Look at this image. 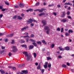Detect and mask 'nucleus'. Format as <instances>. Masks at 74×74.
Returning <instances> with one entry per match:
<instances>
[{
    "mask_svg": "<svg viewBox=\"0 0 74 74\" xmlns=\"http://www.w3.org/2000/svg\"><path fill=\"white\" fill-rule=\"evenodd\" d=\"M23 53L25 55V56L27 57V59L26 60L27 61H29L30 60V58H32V55H28V53L26 51H24L23 52Z\"/></svg>",
    "mask_w": 74,
    "mask_h": 74,
    "instance_id": "obj_1",
    "label": "nucleus"
},
{
    "mask_svg": "<svg viewBox=\"0 0 74 74\" xmlns=\"http://www.w3.org/2000/svg\"><path fill=\"white\" fill-rule=\"evenodd\" d=\"M30 41H31L32 42H33L32 43V44L34 46V47H37V44L36 43V41L34 40H33L32 39H30Z\"/></svg>",
    "mask_w": 74,
    "mask_h": 74,
    "instance_id": "obj_2",
    "label": "nucleus"
},
{
    "mask_svg": "<svg viewBox=\"0 0 74 74\" xmlns=\"http://www.w3.org/2000/svg\"><path fill=\"white\" fill-rule=\"evenodd\" d=\"M42 23L43 24V26H45L46 25H47V21L45 20H43L42 21Z\"/></svg>",
    "mask_w": 74,
    "mask_h": 74,
    "instance_id": "obj_3",
    "label": "nucleus"
},
{
    "mask_svg": "<svg viewBox=\"0 0 74 74\" xmlns=\"http://www.w3.org/2000/svg\"><path fill=\"white\" fill-rule=\"evenodd\" d=\"M44 29L45 30H50V29L49 27L48 26H46L44 27Z\"/></svg>",
    "mask_w": 74,
    "mask_h": 74,
    "instance_id": "obj_4",
    "label": "nucleus"
},
{
    "mask_svg": "<svg viewBox=\"0 0 74 74\" xmlns=\"http://www.w3.org/2000/svg\"><path fill=\"white\" fill-rule=\"evenodd\" d=\"M28 28L29 27H28V26L25 27H24L22 28L21 29V31H23L24 30H26L27 29H28Z\"/></svg>",
    "mask_w": 74,
    "mask_h": 74,
    "instance_id": "obj_5",
    "label": "nucleus"
},
{
    "mask_svg": "<svg viewBox=\"0 0 74 74\" xmlns=\"http://www.w3.org/2000/svg\"><path fill=\"white\" fill-rule=\"evenodd\" d=\"M62 15L61 16V18H64V16H65V15H66L65 13L64 12H62Z\"/></svg>",
    "mask_w": 74,
    "mask_h": 74,
    "instance_id": "obj_6",
    "label": "nucleus"
},
{
    "mask_svg": "<svg viewBox=\"0 0 74 74\" xmlns=\"http://www.w3.org/2000/svg\"><path fill=\"white\" fill-rule=\"evenodd\" d=\"M27 23H32V19H29V21H27Z\"/></svg>",
    "mask_w": 74,
    "mask_h": 74,
    "instance_id": "obj_7",
    "label": "nucleus"
},
{
    "mask_svg": "<svg viewBox=\"0 0 74 74\" xmlns=\"http://www.w3.org/2000/svg\"><path fill=\"white\" fill-rule=\"evenodd\" d=\"M64 49H65L66 51H69L70 50V47L66 46L64 47Z\"/></svg>",
    "mask_w": 74,
    "mask_h": 74,
    "instance_id": "obj_8",
    "label": "nucleus"
},
{
    "mask_svg": "<svg viewBox=\"0 0 74 74\" xmlns=\"http://www.w3.org/2000/svg\"><path fill=\"white\" fill-rule=\"evenodd\" d=\"M14 36V34H12L9 35H7L6 36L7 37H12Z\"/></svg>",
    "mask_w": 74,
    "mask_h": 74,
    "instance_id": "obj_9",
    "label": "nucleus"
},
{
    "mask_svg": "<svg viewBox=\"0 0 74 74\" xmlns=\"http://www.w3.org/2000/svg\"><path fill=\"white\" fill-rule=\"evenodd\" d=\"M19 5L21 8H23V7H24V6L25 5L23 4L22 3H20Z\"/></svg>",
    "mask_w": 74,
    "mask_h": 74,
    "instance_id": "obj_10",
    "label": "nucleus"
},
{
    "mask_svg": "<svg viewBox=\"0 0 74 74\" xmlns=\"http://www.w3.org/2000/svg\"><path fill=\"white\" fill-rule=\"evenodd\" d=\"M62 46L61 47H58V48L60 49V51H64L65 49H63L62 48Z\"/></svg>",
    "mask_w": 74,
    "mask_h": 74,
    "instance_id": "obj_11",
    "label": "nucleus"
},
{
    "mask_svg": "<svg viewBox=\"0 0 74 74\" xmlns=\"http://www.w3.org/2000/svg\"><path fill=\"white\" fill-rule=\"evenodd\" d=\"M0 71L1 74H5V73L4 71L2 69H0Z\"/></svg>",
    "mask_w": 74,
    "mask_h": 74,
    "instance_id": "obj_12",
    "label": "nucleus"
},
{
    "mask_svg": "<svg viewBox=\"0 0 74 74\" xmlns=\"http://www.w3.org/2000/svg\"><path fill=\"white\" fill-rule=\"evenodd\" d=\"M25 65L24 64H20L18 65V67H19V68H21V67H22L23 66H24Z\"/></svg>",
    "mask_w": 74,
    "mask_h": 74,
    "instance_id": "obj_13",
    "label": "nucleus"
},
{
    "mask_svg": "<svg viewBox=\"0 0 74 74\" xmlns=\"http://www.w3.org/2000/svg\"><path fill=\"white\" fill-rule=\"evenodd\" d=\"M22 71V73H25V74H27L28 73V71H27L23 70Z\"/></svg>",
    "mask_w": 74,
    "mask_h": 74,
    "instance_id": "obj_14",
    "label": "nucleus"
},
{
    "mask_svg": "<svg viewBox=\"0 0 74 74\" xmlns=\"http://www.w3.org/2000/svg\"><path fill=\"white\" fill-rule=\"evenodd\" d=\"M33 11V9L29 8L28 10H27L26 11L28 12L29 11Z\"/></svg>",
    "mask_w": 74,
    "mask_h": 74,
    "instance_id": "obj_15",
    "label": "nucleus"
},
{
    "mask_svg": "<svg viewBox=\"0 0 74 74\" xmlns=\"http://www.w3.org/2000/svg\"><path fill=\"white\" fill-rule=\"evenodd\" d=\"M34 48V46L33 45H30L29 47V49H32Z\"/></svg>",
    "mask_w": 74,
    "mask_h": 74,
    "instance_id": "obj_16",
    "label": "nucleus"
},
{
    "mask_svg": "<svg viewBox=\"0 0 74 74\" xmlns=\"http://www.w3.org/2000/svg\"><path fill=\"white\" fill-rule=\"evenodd\" d=\"M45 10V9L44 8H42L41 10L38 9V11L40 12H42L43 11V10Z\"/></svg>",
    "mask_w": 74,
    "mask_h": 74,
    "instance_id": "obj_17",
    "label": "nucleus"
},
{
    "mask_svg": "<svg viewBox=\"0 0 74 74\" xmlns=\"http://www.w3.org/2000/svg\"><path fill=\"white\" fill-rule=\"evenodd\" d=\"M17 19L22 20V17H21L20 16H18L17 17Z\"/></svg>",
    "mask_w": 74,
    "mask_h": 74,
    "instance_id": "obj_18",
    "label": "nucleus"
},
{
    "mask_svg": "<svg viewBox=\"0 0 74 74\" xmlns=\"http://www.w3.org/2000/svg\"><path fill=\"white\" fill-rule=\"evenodd\" d=\"M41 68V66L40 65V63L39 64L37 68V69L38 70H39V69H40Z\"/></svg>",
    "mask_w": 74,
    "mask_h": 74,
    "instance_id": "obj_19",
    "label": "nucleus"
},
{
    "mask_svg": "<svg viewBox=\"0 0 74 74\" xmlns=\"http://www.w3.org/2000/svg\"><path fill=\"white\" fill-rule=\"evenodd\" d=\"M61 21L63 22H66L67 21V19H63Z\"/></svg>",
    "mask_w": 74,
    "mask_h": 74,
    "instance_id": "obj_20",
    "label": "nucleus"
},
{
    "mask_svg": "<svg viewBox=\"0 0 74 74\" xmlns=\"http://www.w3.org/2000/svg\"><path fill=\"white\" fill-rule=\"evenodd\" d=\"M21 46L22 47H24L25 48H27V46L26 45H22Z\"/></svg>",
    "mask_w": 74,
    "mask_h": 74,
    "instance_id": "obj_21",
    "label": "nucleus"
},
{
    "mask_svg": "<svg viewBox=\"0 0 74 74\" xmlns=\"http://www.w3.org/2000/svg\"><path fill=\"white\" fill-rule=\"evenodd\" d=\"M68 32L69 33H73V31L71 29H69Z\"/></svg>",
    "mask_w": 74,
    "mask_h": 74,
    "instance_id": "obj_22",
    "label": "nucleus"
},
{
    "mask_svg": "<svg viewBox=\"0 0 74 74\" xmlns=\"http://www.w3.org/2000/svg\"><path fill=\"white\" fill-rule=\"evenodd\" d=\"M21 42L22 43H25V40H24L22 39L21 40Z\"/></svg>",
    "mask_w": 74,
    "mask_h": 74,
    "instance_id": "obj_23",
    "label": "nucleus"
},
{
    "mask_svg": "<svg viewBox=\"0 0 74 74\" xmlns=\"http://www.w3.org/2000/svg\"><path fill=\"white\" fill-rule=\"evenodd\" d=\"M62 67H64V68H66V67H67L66 65L64 64H62Z\"/></svg>",
    "mask_w": 74,
    "mask_h": 74,
    "instance_id": "obj_24",
    "label": "nucleus"
},
{
    "mask_svg": "<svg viewBox=\"0 0 74 74\" xmlns=\"http://www.w3.org/2000/svg\"><path fill=\"white\" fill-rule=\"evenodd\" d=\"M42 43L45 44H47V42H45V41L44 40H43L42 41Z\"/></svg>",
    "mask_w": 74,
    "mask_h": 74,
    "instance_id": "obj_25",
    "label": "nucleus"
},
{
    "mask_svg": "<svg viewBox=\"0 0 74 74\" xmlns=\"http://www.w3.org/2000/svg\"><path fill=\"white\" fill-rule=\"evenodd\" d=\"M17 16L15 15L14 16L12 17V19H16V18H17Z\"/></svg>",
    "mask_w": 74,
    "mask_h": 74,
    "instance_id": "obj_26",
    "label": "nucleus"
},
{
    "mask_svg": "<svg viewBox=\"0 0 74 74\" xmlns=\"http://www.w3.org/2000/svg\"><path fill=\"white\" fill-rule=\"evenodd\" d=\"M33 54H34V58H36V56H37V54H36V53H33Z\"/></svg>",
    "mask_w": 74,
    "mask_h": 74,
    "instance_id": "obj_27",
    "label": "nucleus"
},
{
    "mask_svg": "<svg viewBox=\"0 0 74 74\" xmlns=\"http://www.w3.org/2000/svg\"><path fill=\"white\" fill-rule=\"evenodd\" d=\"M37 43L38 44H40V45H41V42H40V41L37 42Z\"/></svg>",
    "mask_w": 74,
    "mask_h": 74,
    "instance_id": "obj_28",
    "label": "nucleus"
},
{
    "mask_svg": "<svg viewBox=\"0 0 74 74\" xmlns=\"http://www.w3.org/2000/svg\"><path fill=\"white\" fill-rule=\"evenodd\" d=\"M40 71H41V73H44V71H45V69H42V70L41 69H40Z\"/></svg>",
    "mask_w": 74,
    "mask_h": 74,
    "instance_id": "obj_29",
    "label": "nucleus"
},
{
    "mask_svg": "<svg viewBox=\"0 0 74 74\" xmlns=\"http://www.w3.org/2000/svg\"><path fill=\"white\" fill-rule=\"evenodd\" d=\"M65 35L66 36H70V34L67 33H65Z\"/></svg>",
    "mask_w": 74,
    "mask_h": 74,
    "instance_id": "obj_30",
    "label": "nucleus"
},
{
    "mask_svg": "<svg viewBox=\"0 0 74 74\" xmlns=\"http://www.w3.org/2000/svg\"><path fill=\"white\" fill-rule=\"evenodd\" d=\"M70 5V2H68V3H65L64 4V5Z\"/></svg>",
    "mask_w": 74,
    "mask_h": 74,
    "instance_id": "obj_31",
    "label": "nucleus"
},
{
    "mask_svg": "<svg viewBox=\"0 0 74 74\" xmlns=\"http://www.w3.org/2000/svg\"><path fill=\"white\" fill-rule=\"evenodd\" d=\"M30 36L31 37L33 38L34 37V35L33 34H32Z\"/></svg>",
    "mask_w": 74,
    "mask_h": 74,
    "instance_id": "obj_32",
    "label": "nucleus"
},
{
    "mask_svg": "<svg viewBox=\"0 0 74 74\" xmlns=\"http://www.w3.org/2000/svg\"><path fill=\"white\" fill-rule=\"evenodd\" d=\"M23 38H26V37H28V38H30V37L28 35L25 36H23Z\"/></svg>",
    "mask_w": 74,
    "mask_h": 74,
    "instance_id": "obj_33",
    "label": "nucleus"
},
{
    "mask_svg": "<svg viewBox=\"0 0 74 74\" xmlns=\"http://www.w3.org/2000/svg\"><path fill=\"white\" fill-rule=\"evenodd\" d=\"M16 51H17V49L15 48L13 50V51L14 52H16Z\"/></svg>",
    "mask_w": 74,
    "mask_h": 74,
    "instance_id": "obj_34",
    "label": "nucleus"
},
{
    "mask_svg": "<svg viewBox=\"0 0 74 74\" xmlns=\"http://www.w3.org/2000/svg\"><path fill=\"white\" fill-rule=\"evenodd\" d=\"M50 30H47L46 31V33L47 34H49V32Z\"/></svg>",
    "mask_w": 74,
    "mask_h": 74,
    "instance_id": "obj_35",
    "label": "nucleus"
},
{
    "mask_svg": "<svg viewBox=\"0 0 74 74\" xmlns=\"http://www.w3.org/2000/svg\"><path fill=\"white\" fill-rule=\"evenodd\" d=\"M15 48H16V47H15V46H12L11 47V48L12 49H15Z\"/></svg>",
    "mask_w": 74,
    "mask_h": 74,
    "instance_id": "obj_36",
    "label": "nucleus"
},
{
    "mask_svg": "<svg viewBox=\"0 0 74 74\" xmlns=\"http://www.w3.org/2000/svg\"><path fill=\"white\" fill-rule=\"evenodd\" d=\"M3 35H4V33H0V37L2 36H3Z\"/></svg>",
    "mask_w": 74,
    "mask_h": 74,
    "instance_id": "obj_37",
    "label": "nucleus"
},
{
    "mask_svg": "<svg viewBox=\"0 0 74 74\" xmlns=\"http://www.w3.org/2000/svg\"><path fill=\"white\" fill-rule=\"evenodd\" d=\"M47 59L48 60H51V59H52V58H50V57H47Z\"/></svg>",
    "mask_w": 74,
    "mask_h": 74,
    "instance_id": "obj_38",
    "label": "nucleus"
},
{
    "mask_svg": "<svg viewBox=\"0 0 74 74\" xmlns=\"http://www.w3.org/2000/svg\"><path fill=\"white\" fill-rule=\"evenodd\" d=\"M55 47V45L54 44H52L51 45V48H53V47Z\"/></svg>",
    "mask_w": 74,
    "mask_h": 74,
    "instance_id": "obj_39",
    "label": "nucleus"
},
{
    "mask_svg": "<svg viewBox=\"0 0 74 74\" xmlns=\"http://www.w3.org/2000/svg\"><path fill=\"white\" fill-rule=\"evenodd\" d=\"M12 69H13V70H16V67L14 66H13L12 68Z\"/></svg>",
    "mask_w": 74,
    "mask_h": 74,
    "instance_id": "obj_40",
    "label": "nucleus"
},
{
    "mask_svg": "<svg viewBox=\"0 0 74 74\" xmlns=\"http://www.w3.org/2000/svg\"><path fill=\"white\" fill-rule=\"evenodd\" d=\"M57 30L59 32H60V28H59V27H58L57 29Z\"/></svg>",
    "mask_w": 74,
    "mask_h": 74,
    "instance_id": "obj_41",
    "label": "nucleus"
},
{
    "mask_svg": "<svg viewBox=\"0 0 74 74\" xmlns=\"http://www.w3.org/2000/svg\"><path fill=\"white\" fill-rule=\"evenodd\" d=\"M67 17L68 19H72L71 17L70 16H67Z\"/></svg>",
    "mask_w": 74,
    "mask_h": 74,
    "instance_id": "obj_42",
    "label": "nucleus"
},
{
    "mask_svg": "<svg viewBox=\"0 0 74 74\" xmlns=\"http://www.w3.org/2000/svg\"><path fill=\"white\" fill-rule=\"evenodd\" d=\"M5 4H6V5H9V3L7 2H5Z\"/></svg>",
    "mask_w": 74,
    "mask_h": 74,
    "instance_id": "obj_43",
    "label": "nucleus"
},
{
    "mask_svg": "<svg viewBox=\"0 0 74 74\" xmlns=\"http://www.w3.org/2000/svg\"><path fill=\"white\" fill-rule=\"evenodd\" d=\"M39 4H40V3L39 2H37L36 3V4L35 5L36 6H37V5H39Z\"/></svg>",
    "mask_w": 74,
    "mask_h": 74,
    "instance_id": "obj_44",
    "label": "nucleus"
},
{
    "mask_svg": "<svg viewBox=\"0 0 74 74\" xmlns=\"http://www.w3.org/2000/svg\"><path fill=\"white\" fill-rule=\"evenodd\" d=\"M5 47L3 46H1V49H5Z\"/></svg>",
    "mask_w": 74,
    "mask_h": 74,
    "instance_id": "obj_45",
    "label": "nucleus"
},
{
    "mask_svg": "<svg viewBox=\"0 0 74 74\" xmlns=\"http://www.w3.org/2000/svg\"><path fill=\"white\" fill-rule=\"evenodd\" d=\"M48 67L49 68H50V67H51V64H48Z\"/></svg>",
    "mask_w": 74,
    "mask_h": 74,
    "instance_id": "obj_46",
    "label": "nucleus"
},
{
    "mask_svg": "<svg viewBox=\"0 0 74 74\" xmlns=\"http://www.w3.org/2000/svg\"><path fill=\"white\" fill-rule=\"evenodd\" d=\"M12 44H14V40H12V42H11Z\"/></svg>",
    "mask_w": 74,
    "mask_h": 74,
    "instance_id": "obj_47",
    "label": "nucleus"
},
{
    "mask_svg": "<svg viewBox=\"0 0 74 74\" xmlns=\"http://www.w3.org/2000/svg\"><path fill=\"white\" fill-rule=\"evenodd\" d=\"M53 5H54L53 4H52L51 5L50 4L48 5V7H51V6H53Z\"/></svg>",
    "mask_w": 74,
    "mask_h": 74,
    "instance_id": "obj_48",
    "label": "nucleus"
},
{
    "mask_svg": "<svg viewBox=\"0 0 74 74\" xmlns=\"http://www.w3.org/2000/svg\"><path fill=\"white\" fill-rule=\"evenodd\" d=\"M70 11H68L67 12V14L68 15H70Z\"/></svg>",
    "mask_w": 74,
    "mask_h": 74,
    "instance_id": "obj_49",
    "label": "nucleus"
},
{
    "mask_svg": "<svg viewBox=\"0 0 74 74\" xmlns=\"http://www.w3.org/2000/svg\"><path fill=\"white\" fill-rule=\"evenodd\" d=\"M44 67H45V69H47V65H44Z\"/></svg>",
    "mask_w": 74,
    "mask_h": 74,
    "instance_id": "obj_50",
    "label": "nucleus"
},
{
    "mask_svg": "<svg viewBox=\"0 0 74 74\" xmlns=\"http://www.w3.org/2000/svg\"><path fill=\"white\" fill-rule=\"evenodd\" d=\"M9 56H11V55H12V53H11V52H10L9 53V55H8Z\"/></svg>",
    "mask_w": 74,
    "mask_h": 74,
    "instance_id": "obj_51",
    "label": "nucleus"
},
{
    "mask_svg": "<svg viewBox=\"0 0 74 74\" xmlns=\"http://www.w3.org/2000/svg\"><path fill=\"white\" fill-rule=\"evenodd\" d=\"M12 67L13 66H8V68H9V69H12Z\"/></svg>",
    "mask_w": 74,
    "mask_h": 74,
    "instance_id": "obj_52",
    "label": "nucleus"
},
{
    "mask_svg": "<svg viewBox=\"0 0 74 74\" xmlns=\"http://www.w3.org/2000/svg\"><path fill=\"white\" fill-rule=\"evenodd\" d=\"M5 8H3V9H2V10H1V11H5Z\"/></svg>",
    "mask_w": 74,
    "mask_h": 74,
    "instance_id": "obj_53",
    "label": "nucleus"
},
{
    "mask_svg": "<svg viewBox=\"0 0 74 74\" xmlns=\"http://www.w3.org/2000/svg\"><path fill=\"white\" fill-rule=\"evenodd\" d=\"M58 58L60 59H62V57L61 56H58Z\"/></svg>",
    "mask_w": 74,
    "mask_h": 74,
    "instance_id": "obj_54",
    "label": "nucleus"
},
{
    "mask_svg": "<svg viewBox=\"0 0 74 74\" xmlns=\"http://www.w3.org/2000/svg\"><path fill=\"white\" fill-rule=\"evenodd\" d=\"M5 41L6 42H8V39L7 38L5 39Z\"/></svg>",
    "mask_w": 74,
    "mask_h": 74,
    "instance_id": "obj_55",
    "label": "nucleus"
},
{
    "mask_svg": "<svg viewBox=\"0 0 74 74\" xmlns=\"http://www.w3.org/2000/svg\"><path fill=\"white\" fill-rule=\"evenodd\" d=\"M53 14L55 16H56V13H55V12H53Z\"/></svg>",
    "mask_w": 74,
    "mask_h": 74,
    "instance_id": "obj_56",
    "label": "nucleus"
},
{
    "mask_svg": "<svg viewBox=\"0 0 74 74\" xmlns=\"http://www.w3.org/2000/svg\"><path fill=\"white\" fill-rule=\"evenodd\" d=\"M57 7L59 8H60V7H61V6H60V5H57Z\"/></svg>",
    "mask_w": 74,
    "mask_h": 74,
    "instance_id": "obj_57",
    "label": "nucleus"
},
{
    "mask_svg": "<svg viewBox=\"0 0 74 74\" xmlns=\"http://www.w3.org/2000/svg\"><path fill=\"white\" fill-rule=\"evenodd\" d=\"M21 16H22L23 17V16H25V14H21Z\"/></svg>",
    "mask_w": 74,
    "mask_h": 74,
    "instance_id": "obj_58",
    "label": "nucleus"
},
{
    "mask_svg": "<svg viewBox=\"0 0 74 74\" xmlns=\"http://www.w3.org/2000/svg\"><path fill=\"white\" fill-rule=\"evenodd\" d=\"M66 65H67V66H70V64H69V62H67L66 63Z\"/></svg>",
    "mask_w": 74,
    "mask_h": 74,
    "instance_id": "obj_59",
    "label": "nucleus"
},
{
    "mask_svg": "<svg viewBox=\"0 0 74 74\" xmlns=\"http://www.w3.org/2000/svg\"><path fill=\"white\" fill-rule=\"evenodd\" d=\"M63 32V28H62L61 30V32L62 33Z\"/></svg>",
    "mask_w": 74,
    "mask_h": 74,
    "instance_id": "obj_60",
    "label": "nucleus"
},
{
    "mask_svg": "<svg viewBox=\"0 0 74 74\" xmlns=\"http://www.w3.org/2000/svg\"><path fill=\"white\" fill-rule=\"evenodd\" d=\"M14 7V8H18V7H19V6H18V5L15 6Z\"/></svg>",
    "mask_w": 74,
    "mask_h": 74,
    "instance_id": "obj_61",
    "label": "nucleus"
},
{
    "mask_svg": "<svg viewBox=\"0 0 74 74\" xmlns=\"http://www.w3.org/2000/svg\"><path fill=\"white\" fill-rule=\"evenodd\" d=\"M48 62H46L45 63V65H46V66H47V64H48Z\"/></svg>",
    "mask_w": 74,
    "mask_h": 74,
    "instance_id": "obj_62",
    "label": "nucleus"
},
{
    "mask_svg": "<svg viewBox=\"0 0 74 74\" xmlns=\"http://www.w3.org/2000/svg\"><path fill=\"white\" fill-rule=\"evenodd\" d=\"M47 55H50V53L49 52H47Z\"/></svg>",
    "mask_w": 74,
    "mask_h": 74,
    "instance_id": "obj_63",
    "label": "nucleus"
},
{
    "mask_svg": "<svg viewBox=\"0 0 74 74\" xmlns=\"http://www.w3.org/2000/svg\"><path fill=\"white\" fill-rule=\"evenodd\" d=\"M3 17V14H0V18Z\"/></svg>",
    "mask_w": 74,
    "mask_h": 74,
    "instance_id": "obj_64",
    "label": "nucleus"
}]
</instances>
